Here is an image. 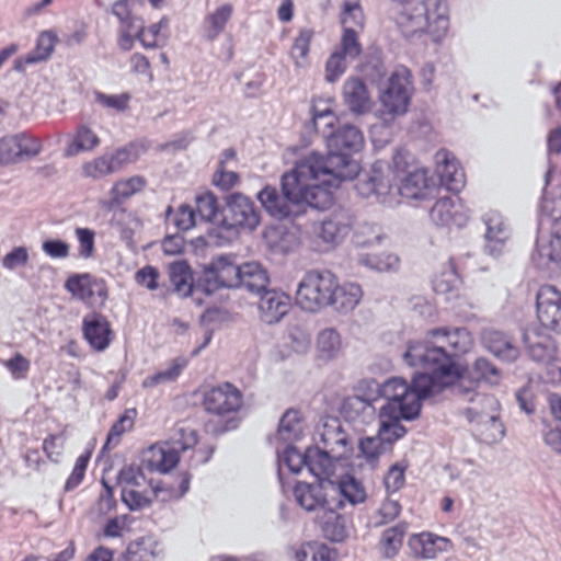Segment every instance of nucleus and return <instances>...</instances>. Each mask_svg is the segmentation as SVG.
<instances>
[{"label": "nucleus", "mask_w": 561, "mask_h": 561, "mask_svg": "<svg viewBox=\"0 0 561 561\" xmlns=\"http://www.w3.org/2000/svg\"><path fill=\"white\" fill-rule=\"evenodd\" d=\"M364 147L365 137L357 127L339 129L327 140V153L309 152L282 176L284 195L295 204L325 206L334 190L359 174L354 156Z\"/></svg>", "instance_id": "f257e3e1"}, {"label": "nucleus", "mask_w": 561, "mask_h": 561, "mask_svg": "<svg viewBox=\"0 0 561 561\" xmlns=\"http://www.w3.org/2000/svg\"><path fill=\"white\" fill-rule=\"evenodd\" d=\"M432 180L417 158L405 148L393 152L387 168L382 162L371 164L367 178L358 183L363 196L374 195L383 205L396 206L403 199L427 196Z\"/></svg>", "instance_id": "f03ea898"}, {"label": "nucleus", "mask_w": 561, "mask_h": 561, "mask_svg": "<svg viewBox=\"0 0 561 561\" xmlns=\"http://www.w3.org/2000/svg\"><path fill=\"white\" fill-rule=\"evenodd\" d=\"M473 346V336L466 329H437L426 340L411 344L404 357L411 366L444 365L449 362V355H465Z\"/></svg>", "instance_id": "7ed1b4c3"}, {"label": "nucleus", "mask_w": 561, "mask_h": 561, "mask_svg": "<svg viewBox=\"0 0 561 561\" xmlns=\"http://www.w3.org/2000/svg\"><path fill=\"white\" fill-rule=\"evenodd\" d=\"M113 14L119 22V46L122 49H130L136 42L146 48L156 47L160 39V32L165 26V21L145 28L138 19L139 0H106Z\"/></svg>", "instance_id": "20e7f679"}, {"label": "nucleus", "mask_w": 561, "mask_h": 561, "mask_svg": "<svg viewBox=\"0 0 561 561\" xmlns=\"http://www.w3.org/2000/svg\"><path fill=\"white\" fill-rule=\"evenodd\" d=\"M407 14L413 32L424 33L434 42L447 34L449 14L446 0H411Z\"/></svg>", "instance_id": "39448f33"}, {"label": "nucleus", "mask_w": 561, "mask_h": 561, "mask_svg": "<svg viewBox=\"0 0 561 561\" xmlns=\"http://www.w3.org/2000/svg\"><path fill=\"white\" fill-rule=\"evenodd\" d=\"M381 397L387 401L381 410L403 416L404 420H412L420 413L419 396L401 377H392L385 381Z\"/></svg>", "instance_id": "423d86ee"}, {"label": "nucleus", "mask_w": 561, "mask_h": 561, "mask_svg": "<svg viewBox=\"0 0 561 561\" xmlns=\"http://www.w3.org/2000/svg\"><path fill=\"white\" fill-rule=\"evenodd\" d=\"M335 279L330 275L310 273L304 277L297 288V304L300 308L314 312L333 304Z\"/></svg>", "instance_id": "0eeeda50"}, {"label": "nucleus", "mask_w": 561, "mask_h": 561, "mask_svg": "<svg viewBox=\"0 0 561 561\" xmlns=\"http://www.w3.org/2000/svg\"><path fill=\"white\" fill-rule=\"evenodd\" d=\"M294 494L299 506L306 512L333 513L335 511L334 482L318 480L316 483H298Z\"/></svg>", "instance_id": "6e6552de"}, {"label": "nucleus", "mask_w": 561, "mask_h": 561, "mask_svg": "<svg viewBox=\"0 0 561 561\" xmlns=\"http://www.w3.org/2000/svg\"><path fill=\"white\" fill-rule=\"evenodd\" d=\"M221 222L237 231L253 230L260 224V214L249 197L237 193L227 199Z\"/></svg>", "instance_id": "1a4fd4ad"}, {"label": "nucleus", "mask_w": 561, "mask_h": 561, "mask_svg": "<svg viewBox=\"0 0 561 561\" xmlns=\"http://www.w3.org/2000/svg\"><path fill=\"white\" fill-rule=\"evenodd\" d=\"M424 367L432 370V376L426 374L417 375L413 379V383L410 385L419 396L420 403L421 399L433 390L453 386L463 377V370L455 363H449L447 366L437 364Z\"/></svg>", "instance_id": "9d476101"}, {"label": "nucleus", "mask_w": 561, "mask_h": 561, "mask_svg": "<svg viewBox=\"0 0 561 561\" xmlns=\"http://www.w3.org/2000/svg\"><path fill=\"white\" fill-rule=\"evenodd\" d=\"M199 282L206 293L221 288H238V264L228 257L220 256L203 267Z\"/></svg>", "instance_id": "9b49d317"}, {"label": "nucleus", "mask_w": 561, "mask_h": 561, "mask_svg": "<svg viewBox=\"0 0 561 561\" xmlns=\"http://www.w3.org/2000/svg\"><path fill=\"white\" fill-rule=\"evenodd\" d=\"M205 409L217 415L238 412L243 405L241 392L230 383L217 386L204 396Z\"/></svg>", "instance_id": "f8f14e48"}, {"label": "nucleus", "mask_w": 561, "mask_h": 561, "mask_svg": "<svg viewBox=\"0 0 561 561\" xmlns=\"http://www.w3.org/2000/svg\"><path fill=\"white\" fill-rule=\"evenodd\" d=\"M537 318L543 328L561 330V293L556 288L546 286L538 291Z\"/></svg>", "instance_id": "ddd939ff"}, {"label": "nucleus", "mask_w": 561, "mask_h": 561, "mask_svg": "<svg viewBox=\"0 0 561 561\" xmlns=\"http://www.w3.org/2000/svg\"><path fill=\"white\" fill-rule=\"evenodd\" d=\"M411 81L405 75H393L381 96L385 112L400 115L407 112L410 101Z\"/></svg>", "instance_id": "4468645a"}, {"label": "nucleus", "mask_w": 561, "mask_h": 561, "mask_svg": "<svg viewBox=\"0 0 561 561\" xmlns=\"http://www.w3.org/2000/svg\"><path fill=\"white\" fill-rule=\"evenodd\" d=\"M291 308L290 297L284 291L264 290L257 302L260 320L265 324L278 323Z\"/></svg>", "instance_id": "2eb2a0df"}, {"label": "nucleus", "mask_w": 561, "mask_h": 561, "mask_svg": "<svg viewBox=\"0 0 561 561\" xmlns=\"http://www.w3.org/2000/svg\"><path fill=\"white\" fill-rule=\"evenodd\" d=\"M408 547L415 558L434 559L438 554L451 550V542L445 537L432 534H415L408 540Z\"/></svg>", "instance_id": "dca6fc26"}, {"label": "nucleus", "mask_w": 561, "mask_h": 561, "mask_svg": "<svg viewBox=\"0 0 561 561\" xmlns=\"http://www.w3.org/2000/svg\"><path fill=\"white\" fill-rule=\"evenodd\" d=\"M65 286L72 298L78 300L90 301L99 299L100 302H104L106 299L105 284L89 275H73L67 279Z\"/></svg>", "instance_id": "f3484780"}, {"label": "nucleus", "mask_w": 561, "mask_h": 561, "mask_svg": "<svg viewBox=\"0 0 561 561\" xmlns=\"http://www.w3.org/2000/svg\"><path fill=\"white\" fill-rule=\"evenodd\" d=\"M311 123L316 130L327 131L339 123L335 112V99L330 95H318L311 102Z\"/></svg>", "instance_id": "a211bd4d"}, {"label": "nucleus", "mask_w": 561, "mask_h": 561, "mask_svg": "<svg viewBox=\"0 0 561 561\" xmlns=\"http://www.w3.org/2000/svg\"><path fill=\"white\" fill-rule=\"evenodd\" d=\"M342 96L348 110L355 114L369 111L373 101L365 82L358 78H348L343 84Z\"/></svg>", "instance_id": "6ab92c4d"}, {"label": "nucleus", "mask_w": 561, "mask_h": 561, "mask_svg": "<svg viewBox=\"0 0 561 561\" xmlns=\"http://www.w3.org/2000/svg\"><path fill=\"white\" fill-rule=\"evenodd\" d=\"M84 337L95 351H104L112 341V331L107 320L101 316H92L84 320Z\"/></svg>", "instance_id": "aec40b11"}, {"label": "nucleus", "mask_w": 561, "mask_h": 561, "mask_svg": "<svg viewBox=\"0 0 561 561\" xmlns=\"http://www.w3.org/2000/svg\"><path fill=\"white\" fill-rule=\"evenodd\" d=\"M146 182L141 176H130L116 181L110 191V199H103L100 205L104 209H111L113 206L135 196L145 188Z\"/></svg>", "instance_id": "412c9836"}, {"label": "nucleus", "mask_w": 561, "mask_h": 561, "mask_svg": "<svg viewBox=\"0 0 561 561\" xmlns=\"http://www.w3.org/2000/svg\"><path fill=\"white\" fill-rule=\"evenodd\" d=\"M335 490V511L345 504L356 505L365 502L367 494L363 484L352 476H346L337 483H334Z\"/></svg>", "instance_id": "4be33fe9"}, {"label": "nucleus", "mask_w": 561, "mask_h": 561, "mask_svg": "<svg viewBox=\"0 0 561 561\" xmlns=\"http://www.w3.org/2000/svg\"><path fill=\"white\" fill-rule=\"evenodd\" d=\"M238 278L239 287L255 294H262L270 284L267 272L255 262L238 265Z\"/></svg>", "instance_id": "5701e85b"}, {"label": "nucleus", "mask_w": 561, "mask_h": 561, "mask_svg": "<svg viewBox=\"0 0 561 561\" xmlns=\"http://www.w3.org/2000/svg\"><path fill=\"white\" fill-rule=\"evenodd\" d=\"M141 461L149 470L165 473L176 466L178 455L168 447L152 445L142 453Z\"/></svg>", "instance_id": "b1692460"}, {"label": "nucleus", "mask_w": 561, "mask_h": 561, "mask_svg": "<svg viewBox=\"0 0 561 561\" xmlns=\"http://www.w3.org/2000/svg\"><path fill=\"white\" fill-rule=\"evenodd\" d=\"M38 147L32 145L31 140L13 136L0 140V162L12 163L16 160L36 154Z\"/></svg>", "instance_id": "393cba45"}, {"label": "nucleus", "mask_w": 561, "mask_h": 561, "mask_svg": "<svg viewBox=\"0 0 561 561\" xmlns=\"http://www.w3.org/2000/svg\"><path fill=\"white\" fill-rule=\"evenodd\" d=\"M121 168L118 153H104L83 163L81 171L87 179L100 180Z\"/></svg>", "instance_id": "a878e982"}, {"label": "nucleus", "mask_w": 561, "mask_h": 561, "mask_svg": "<svg viewBox=\"0 0 561 561\" xmlns=\"http://www.w3.org/2000/svg\"><path fill=\"white\" fill-rule=\"evenodd\" d=\"M169 279L174 291L181 297H188L194 289V272L186 261H178L169 266Z\"/></svg>", "instance_id": "bb28decb"}, {"label": "nucleus", "mask_w": 561, "mask_h": 561, "mask_svg": "<svg viewBox=\"0 0 561 561\" xmlns=\"http://www.w3.org/2000/svg\"><path fill=\"white\" fill-rule=\"evenodd\" d=\"M284 198L286 202H284L277 194L276 190L272 186L264 187L259 194L257 198L262 206L268 211L271 215L275 217H287L293 214V210L289 208L290 205H297V206H311L313 205L309 204H295L290 202L282 191Z\"/></svg>", "instance_id": "cd10ccee"}, {"label": "nucleus", "mask_w": 561, "mask_h": 561, "mask_svg": "<svg viewBox=\"0 0 561 561\" xmlns=\"http://www.w3.org/2000/svg\"><path fill=\"white\" fill-rule=\"evenodd\" d=\"M100 144L98 133L90 126H81L72 135L68 146L65 149L67 157L75 156L79 152H90Z\"/></svg>", "instance_id": "c85d7f7f"}, {"label": "nucleus", "mask_w": 561, "mask_h": 561, "mask_svg": "<svg viewBox=\"0 0 561 561\" xmlns=\"http://www.w3.org/2000/svg\"><path fill=\"white\" fill-rule=\"evenodd\" d=\"M401 420H404L403 416L380 409L378 439L392 444L402 438L405 434V428L401 425Z\"/></svg>", "instance_id": "c756f323"}, {"label": "nucleus", "mask_w": 561, "mask_h": 561, "mask_svg": "<svg viewBox=\"0 0 561 561\" xmlns=\"http://www.w3.org/2000/svg\"><path fill=\"white\" fill-rule=\"evenodd\" d=\"M307 467L311 474L319 480H330L334 463L329 455L318 448L307 450Z\"/></svg>", "instance_id": "7c9ffc66"}, {"label": "nucleus", "mask_w": 561, "mask_h": 561, "mask_svg": "<svg viewBox=\"0 0 561 561\" xmlns=\"http://www.w3.org/2000/svg\"><path fill=\"white\" fill-rule=\"evenodd\" d=\"M341 413L346 421H363L365 416L374 413V407L359 396L346 398L341 405Z\"/></svg>", "instance_id": "2f4dec72"}, {"label": "nucleus", "mask_w": 561, "mask_h": 561, "mask_svg": "<svg viewBox=\"0 0 561 561\" xmlns=\"http://www.w3.org/2000/svg\"><path fill=\"white\" fill-rule=\"evenodd\" d=\"M296 561H331L330 550L319 541H308L294 551Z\"/></svg>", "instance_id": "473e14b6"}, {"label": "nucleus", "mask_w": 561, "mask_h": 561, "mask_svg": "<svg viewBox=\"0 0 561 561\" xmlns=\"http://www.w3.org/2000/svg\"><path fill=\"white\" fill-rule=\"evenodd\" d=\"M403 531L397 527L387 529L378 543V552L383 559H393L400 551Z\"/></svg>", "instance_id": "72a5a7b5"}, {"label": "nucleus", "mask_w": 561, "mask_h": 561, "mask_svg": "<svg viewBox=\"0 0 561 561\" xmlns=\"http://www.w3.org/2000/svg\"><path fill=\"white\" fill-rule=\"evenodd\" d=\"M539 252L548 260L561 262V219L553 224L549 237L540 242Z\"/></svg>", "instance_id": "f704fd0d"}, {"label": "nucleus", "mask_w": 561, "mask_h": 561, "mask_svg": "<svg viewBox=\"0 0 561 561\" xmlns=\"http://www.w3.org/2000/svg\"><path fill=\"white\" fill-rule=\"evenodd\" d=\"M381 455V448L377 438L366 437L359 440L355 462L358 467L374 465Z\"/></svg>", "instance_id": "c9c22d12"}, {"label": "nucleus", "mask_w": 561, "mask_h": 561, "mask_svg": "<svg viewBox=\"0 0 561 561\" xmlns=\"http://www.w3.org/2000/svg\"><path fill=\"white\" fill-rule=\"evenodd\" d=\"M312 38L313 32L310 30L301 31L295 38L291 49V58L297 68L307 67Z\"/></svg>", "instance_id": "e433bc0d"}, {"label": "nucleus", "mask_w": 561, "mask_h": 561, "mask_svg": "<svg viewBox=\"0 0 561 561\" xmlns=\"http://www.w3.org/2000/svg\"><path fill=\"white\" fill-rule=\"evenodd\" d=\"M121 493L125 492L127 499L131 500V490L145 486V477L142 471L137 467H125L117 478Z\"/></svg>", "instance_id": "4c0bfd02"}, {"label": "nucleus", "mask_w": 561, "mask_h": 561, "mask_svg": "<svg viewBox=\"0 0 561 561\" xmlns=\"http://www.w3.org/2000/svg\"><path fill=\"white\" fill-rule=\"evenodd\" d=\"M196 213L199 218L205 221H214L219 213L218 202L216 196L205 191L195 196Z\"/></svg>", "instance_id": "58836bf2"}, {"label": "nucleus", "mask_w": 561, "mask_h": 561, "mask_svg": "<svg viewBox=\"0 0 561 561\" xmlns=\"http://www.w3.org/2000/svg\"><path fill=\"white\" fill-rule=\"evenodd\" d=\"M307 466V453L302 454L296 448L289 447L285 450L279 460L280 473L289 472L297 474Z\"/></svg>", "instance_id": "ea45409f"}, {"label": "nucleus", "mask_w": 561, "mask_h": 561, "mask_svg": "<svg viewBox=\"0 0 561 561\" xmlns=\"http://www.w3.org/2000/svg\"><path fill=\"white\" fill-rule=\"evenodd\" d=\"M327 520L321 522V529L324 536L332 541H342L346 538V529L337 511L324 513Z\"/></svg>", "instance_id": "a19ab883"}, {"label": "nucleus", "mask_w": 561, "mask_h": 561, "mask_svg": "<svg viewBox=\"0 0 561 561\" xmlns=\"http://www.w3.org/2000/svg\"><path fill=\"white\" fill-rule=\"evenodd\" d=\"M167 216L174 227L181 231H187L196 225L195 211L188 205H181L175 211L168 209Z\"/></svg>", "instance_id": "79ce46f5"}, {"label": "nucleus", "mask_w": 561, "mask_h": 561, "mask_svg": "<svg viewBox=\"0 0 561 561\" xmlns=\"http://www.w3.org/2000/svg\"><path fill=\"white\" fill-rule=\"evenodd\" d=\"M442 181L453 191L460 190L465 184V174L461 167L454 160H447L440 171Z\"/></svg>", "instance_id": "37998d69"}, {"label": "nucleus", "mask_w": 561, "mask_h": 561, "mask_svg": "<svg viewBox=\"0 0 561 561\" xmlns=\"http://www.w3.org/2000/svg\"><path fill=\"white\" fill-rule=\"evenodd\" d=\"M231 12L230 5H224L208 16L205 25V34L208 38H214L224 28Z\"/></svg>", "instance_id": "c03bdc74"}, {"label": "nucleus", "mask_w": 561, "mask_h": 561, "mask_svg": "<svg viewBox=\"0 0 561 561\" xmlns=\"http://www.w3.org/2000/svg\"><path fill=\"white\" fill-rule=\"evenodd\" d=\"M472 379L496 385L500 381V374L490 362L484 358H478L473 364Z\"/></svg>", "instance_id": "a18cd8bd"}, {"label": "nucleus", "mask_w": 561, "mask_h": 561, "mask_svg": "<svg viewBox=\"0 0 561 561\" xmlns=\"http://www.w3.org/2000/svg\"><path fill=\"white\" fill-rule=\"evenodd\" d=\"M360 300V289L356 285H345L337 291L334 290L333 304H336L341 309H352Z\"/></svg>", "instance_id": "49530a36"}, {"label": "nucleus", "mask_w": 561, "mask_h": 561, "mask_svg": "<svg viewBox=\"0 0 561 561\" xmlns=\"http://www.w3.org/2000/svg\"><path fill=\"white\" fill-rule=\"evenodd\" d=\"M317 347L321 356L330 358L340 351L341 339L334 331H324L318 337Z\"/></svg>", "instance_id": "de8ad7c7"}, {"label": "nucleus", "mask_w": 561, "mask_h": 561, "mask_svg": "<svg viewBox=\"0 0 561 561\" xmlns=\"http://www.w3.org/2000/svg\"><path fill=\"white\" fill-rule=\"evenodd\" d=\"M405 470L407 466L404 463H394L389 468L383 479L385 488L388 492L394 493L404 485Z\"/></svg>", "instance_id": "09e8293b"}, {"label": "nucleus", "mask_w": 561, "mask_h": 561, "mask_svg": "<svg viewBox=\"0 0 561 561\" xmlns=\"http://www.w3.org/2000/svg\"><path fill=\"white\" fill-rule=\"evenodd\" d=\"M458 213V208L450 201H439L432 209V219L438 225H447Z\"/></svg>", "instance_id": "8fccbe9b"}, {"label": "nucleus", "mask_w": 561, "mask_h": 561, "mask_svg": "<svg viewBox=\"0 0 561 561\" xmlns=\"http://www.w3.org/2000/svg\"><path fill=\"white\" fill-rule=\"evenodd\" d=\"M458 285V276L455 272L448 271L437 275L433 280V287L439 295L453 293Z\"/></svg>", "instance_id": "3c124183"}, {"label": "nucleus", "mask_w": 561, "mask_h": 561, "mask_svg": "<svg viewBox=\"0 0 561 561\" xmlns=\"http://www.w3.org/2000/svg\"><path fill=\"white\" fill-rule=\"evenodd\" d=\"M346 65L341 53H333L327 61L325 73L329 82H335L345 71Z\"/></svg>", "instance_id": "603ef678"}, {"label": "nucleus", "mask_w": 561, "mask_h": 561, "mask_svg": "<svg viewBox=\"0 0 561 561\" xmlns=\"http://www.w3.org/2000/svg\"><path fill=\"white\" fill-rule=\"evenodd\" d=\"M136 419V410L129 409L125 411L121 417L117 420V422L113 425L110 434L108 439L112 438H118L124 433L129 432L135 423Z\"/></svg>", "instance_id": "864d4df0"}, {"label": "nucleus", "mask_w": 561, "mask_h": 561, "mask_svg": "<svg viewBox=\"0 0 561 561\" xmlns=\"http://www.w3.org/2000/svg\"><path fill=\"white\" fill-rule=\"evenodd\" d=\"M381 390L382 385H378L373 379H365L357 383L355 396H359L364 398L365 401H368L370 404H373L377 398L381 397Z\"/></svg>", "instance_id": "5fc2aeb1"}, {"label": "nucleus", "mask_w": 561, "mask_h": 561, "mask_svg": "<svg viewBox=\"0 0 561 561\" xmlns=\"http://www.w3.org/2000/svg\"><path fill=\"white\" fill-rule=\"evenodd\" d=\"M158 277L159 271L150 265L140 268L135 276L137 284L148 290H156L158 288Z\"/></svg>", "instance_id": "6e6d98bb"}, {"label": "nucleus", "mask_w": 561, "mask_h": 561, "mask_svg": "<svg viewBox=\"0 0 561 561\" xmlns=\"http://www.w3.org/2000/svg\"><path fill=\"white\" fill-rule=\"evenodd\" d=\"M279 431L289 435H297L301 432V416L296 411H288L280 420Z\"/></svg>", "instance_id": "4d7b16f0"}, {"label": "nucleus", "mask_w": 561, "mask_h": 561, "mask_svg": "<svg viewBox=\"0 0 561 561\" xmlns=\"http://www.w3.org/2000/svg\"><path fill=\"white\" fill-rule=\"evenodd\" d=\"M342 23L345 27L350 26H363L364 16L362 9L357 3H346L342 16Z\"/></svg>", "instance_id": "13d9d810"}, {"label": "nucleus", "mask_w": 561, "mask_h": 561, "mask_svg": "<svg viewBox=\"0 0 561 561\" xmlns=\"http://www.w3.org/2000/svg\"><path fill=\"white\" fill-rule=\"evenodd\" d=\"M122 500L128 506L129 510H140L149 505L150 499L147 495L146 486H141L140 489L131 490V500L129 501L125 494L122 492Z\"/></svg>", "instance_id": "bf43d9fd"}, {"label": "nucleus", "mask_w": 561, "mask_h": 561, "mask_svg": "<svg viewBox=\"0 0 561 561\" xmlns=\"http://www.w3.org/2000/svg\"><path fill=\"white\" fill-rule=\"evenodd\" d=\"M28 260V254L25 248H15L9 252L2 260V265L7 270H14L19 266L25 265Z\"/></svg>", "instance_id": "052dcab7"}, {"label": "nucleus", "mask_w": 561, "mask_h": 561, "mask_svg": "<svg viewBox=\"0 0 561 561\" xmlns=\"http://www.w3.org/2000/svg\"><path fill=\"white\" fill-rule=\"evenodd\" d=\"M162 251L168 256L181 255L184 252V239L181 236H168L161 242Z\"/></svg>", "instance_id": "680f3d73"}, {"label": "nucleus", "mask_w": 561, "mask_h": 561, "mask_svg": "<svg viewBox=\"0 0 561 561\" xmlns=\"http://www.w3.org/2000/svg\"><path fill=\"white\" fill-rule=\"evenodd\" d=\"M318 236L323 242L332 243L341 238L342 230L336 222L328 220L318 228Z\"/></svg>", "instance_id": "e2e57ef3"}, {"label": "nucleus", "mask_w": 561, "mask_h": 561, "mask_svg": "<svg viewBox=\"0 0 561 561\" xmlns=\"http://www.w3.org/2000/svg\"><path fill=\"white\" fill-rule=\"evenodd\" d=\"M76 234L80 244V254L90 257L94 251V233L89 229H77Z\"/></svg>", "instance_id": "0e129e2a"}, {"label": "nucleus", "mask_w": 561, "mask_h": 561, "mask_svg": "<svg viewBox=\"0 0 561 561\" xmlns=\"http://www.w3.org/2000/svg\"><path fill=\"white\" fill-rule=\"evenodd\" d=\"M43 449L50 460L57 462L62 455L64 442L56 436H49L44 440Z\"/></svg>", "instance_id": "69168bd1"}, {"label": "nucleus", "mask_w": 561, "mask_h": 561, "mask_svg": "<svg viewBox=\"0 0 561 561\" xmlns=\"http://www.w3.org/2000/svg\"><path fill=\"white\" fill-rule=\"evenodd\" d=\"M342 49L343 56H357L360 53V46L356 38V35L348 27H345L344 30V34L342 37Z\"/></svg>", "instance_id": "338daca9"}, {"label": "nucleus", "mask_w": 561, "mask_h": 561, "mask_svg": "<svg viewBox=\"0 0 561 561\" xmlns=\"http://www.w3.org/2000/svg\"><path fill=\"white\" fill-rule=\"evenodd\" d=\"M115 506V502L112 495L111 490H107L105 495H103L98 503L95 504L92 515L94 518L100 519L107 515Z\"/></svg>", "instance_id": "774afa93"}]
</instances>
